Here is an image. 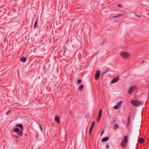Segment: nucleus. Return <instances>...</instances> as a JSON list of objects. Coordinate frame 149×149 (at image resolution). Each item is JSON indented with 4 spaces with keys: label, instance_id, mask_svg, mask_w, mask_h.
Segmentation results:
<instances>
[{
    "label": "nucleus",
    "instance_id": "3",
    "mask_svg": "<svg viewBox=\"0 0 149 149\" xmlns=\"http://www.w3.org/2000/svg\"><path fill=\"white\" fill-rule=\"evenodd\" d=\"M13 130L15 132L17 133V136L20 137L22 136L23 134V132L22 131L20 130L19 128H15L13 129Z\"/></svg>",
    "mask_w": 149,
    "mask_h": 149
},
{
    "label": "nucleus",
    "instance_id": "19",
    "mask_svg": "<svg viewBox=\"0 0 149 149\" xmlns=\"http://www.w3.org/2000/svg\"><path fill=\"white\" fill-rule=\"evenodd\" d=\"M95 125V123L94 121H93L92 122L90 127L93 128Z\"/></svg>",
    "mask_w": 149,
    "mask_h": 149
},
{
    "label": "nucleus",
    "instance_id": "31",
    "mask_svg": "<svg viewBox=\"0 0 149 149\" xmlns=\"http://www.w3.org/2000/svg\"><path fill=\"white\" fill-rule=\"evenodd\" d=\"M104 130H103V131L102 132H101V133L100 135H102L103 134V133H104Z\"/></svg>",
    "mask_w": 149,
    "mask_h": 149
},
{
    "label": "nucleus",
    "instance_id": "9",
    "mask_svg": "<svg viewBox=\"0 0 149 149\" xmlns=\"http://www.w3.org/2000/svg\"><path fill=\"white\" fill-rule=\"evenodd\" d=\"M16 127H19L22 131H23L24 129V127L23 125L21 124H18L16 125Z\"/></svg>",
    "mask_w": 149,
    "mask_h": 149
},
{
    "label": "nucleus",
    "instance_id": "5",
    "mask_svg": "<svg viewBox=\"0 0 149 149\" xmlns=\"http://www.w3.org/2000/svg\"><path fill=\"white\" fill-rule=\"evenodd\" d=\"M122 101H120L119 102L117 103L116 105L114 106V108L116 110L118 109L122 105Z\"/></svg>",
    "mask_w": 149,
    "mask_h": 149
},
{
    "label": "nucleus",
    "instance_id": "22",
    "mask_svg": "<svg viewBox=\"0 0 149 149\" xmlns=\"http://www.w3.org/2000/svg\"><path fill=\"white\" fill-rule=\"evenodd\" d=\"M118 126L117 124H116L114 125V128L115 129H118Z\"/></svg>",
    "mask_w": 149,
    "mask_h": 149
},
{
    "label": "nucleus",
    "instance_id": "21",
    "mask_svg": "<svg viewBox=\"0 0 149 149\" xmlns=\"http://www.w3.org/2000/svg\"><path fill=\"white\" fill-rule=\"evenodd\" d=\"M81 81L82 80L81 79H78L77 81V84L79 85L80 84Z\"/></svg>",
    "mask_w": 149,
    "mask_h": 149
},
{
    "label": "nucleus",
    "instance_id": "28",
    "mask_svg": "<svg viewBox=\"0 0 149 149\" xmlns=\"http://www.w3.org/2000/svg\"><path fill=\"white\" fill-rule=\"evenodd\" d=\"M106 148H107V149H109V145H108L107 144L106 145Z\"/></svg>",
    "mask_w": 149,
    "mask_h": 149
},
{
    "label": "nucleus",
    "instance_id": "7",
    "mask_svg": "<svg viewBox=\"0 0 149 149\" xmlns=\"http://www.w3.org/2000/svg\"><path fill=\"white\" fill-rule=\"evenodd\" d=\"M119 79V77L118 76H117L116 77L113 79L111 81V83H115L118 81Z\"/></svg>",
    "mask_w": 149,
    "mask_h": 149
},
{
    "label": "nucleus",
    "instance_id": "16",
    "mask_svg": "<svg viewBox=\"0 0 149 149\" xmlns=\"http://www.w3.org/2000/svg\"><path fill=\"white\" fill-rule=\"evenodd\" d=\"M130 116L128 117V121H127L128 124L126 125V127H128L129 125L130 124Z\"/></svg>",
    "mask_w": 149,
    "mask_h": 149
},
{
    "label": "nucleus",
    "instance_id": "32",
    "mask_svg": "<svg viewBox=\"0 0 149 149\" xmlns=\"http://www.w3.org/2000/svg\"><path fill=\"white\" fill-rule=\"evenodd\" d=\"M118 7H121L122 6V5H121V4H119L118 6Z\"/></svg>",
    "mask_w": 149,
    "mask_h": 149
},
{
    "label": "nucleus",
    "instance_id": "1",
    "mask_svg": "<svg viewBox=\"0 0 149 149\" xmlns=\"http://www.w3.org/2000/svg\"><path fill=\"white\" fill-rule=\"evenodd\" d=\"M128 142V136H125L122 140L121 143V146L123 147H125L127 145Z\"/></svg>",
    "mask_w": 149,
    "mask_h": 149
},
{
    "label": "nucleus",
    "instance_id": "11",
    "mask_svg": "<svg viewBox=\"0 0 149 149\" xmlns=\"http://www.w3.org/2000/svg\"><path fill=\"white\" fill-rule=\"evenodd\" d=\"M55 121L58 123H60V120L58 116H56L55 117Z\"/></svg>",
    "mask_w": 149,
    "mask_h": 149
},
{
    "label": "nucleus",
    "instance_id": "20",
    "mask_svg": "<svg viewBox=\"0 0 149 149\" xmlns=\"http://www.w3.org/2000/svg\"><path fill=\"white\" fill-rule=\"evenodd\" d=\"M13 136L15 139H19L20 137L16 135H13Z\"/></svg>",
    "mask_w": 149,
    "mask_h": 149
},
{
    "label": "nucleus",
    "instance_id": "6",
    "mask_svg": "<svg viewBox=\"0 0 149 149\" xmlns=\"http://www.w3.org/2000/svg\"><path fill=\"white\" fill-rule=\"evenodd\" d=\"M100 71L99 70H97L95 75V78L96 80H98L100 77Z\"/></svg>",
    "mask_w": 149,
    "mask_h": 149
},
{
    "label": "nucleus",
    "instance_id": "23",
    "mask_svg": "<svg viewBox=\"0 0 149 149\" xmlns=\"http://www.w3.org/2000/svg\"><path fill=\"white\" fill-rule=\"evenodd\" d=\"M93 128L90 127V130H89V134L90 135L91 134L92 132L93 131Z\"/></svg>",
    "mask_w": 149,
    "mask_h": 149
},
{
    "label": "nucleus",
    "instance_id": "27",
    "mask_svg": "<svg viewBox=\"0 0 149 149\" xmlns=\"http://www.w3.org/2000/svg\"><path fill=\"white\" fill-rule=\"evenodd\" d=\"M106 72L105 71V72H104L102 73V75L101 76H103V75H104V74H106L107 72Z\"/></svg>",
    "mask_w": 149,
    "mask_h": 149
},
{
    "label": "nucleus",
    "instance_id": "25",
    "mask_svg": "<svg viewBox=\"0 0 149 149\" xmlns=\"http://www.w3.org/2000/svg\"><path fill=\"white\" fill-rule=\"evenodd\" d=\"M105 41V40L103 41L102 43L101 44H100L101 45H102L104 44Z\"/></svg>",
    "mask_w": 149,
    "mask_h": 149
},
{
    "label": "nucleus",
    "instance_id": "2",
    "mask_svg": "<svg viewBox=\"0 0 149 149\" xmlns=\"http://www.w3.org/2000/svg\"><path fill=\"white\" fill-rule=\"evenodd\" d=\"M131 103L134 106L137 107L143 104V103L141 101L138 100H132L131 101Z\"/></svg>",
    "mask_w": 149,
    "mask_h": 149
},
{
    "label": "nucleus",
    "instance_id": "26",
    "mask_svg": "<svg viewBox=\"0 0 149 149\" xmlns=\"http://www.w3.org/2000/svg\"><path fill=\"white\" fill-rule=\"evenodd\" d=\"M116 123V121L115 120H113L111 122L112 124H113V123Z\"/></svg>",
    "mask_w": 149,
    "mask_h": 149
},
{
    "label": "nucleus",
    "instance_id": "14",
    "mask_svg": "<svg viewBox=\"0 0 149 149\" xmlns=\"http://www.w3.org/2000/svg\"><path fill=\"white\" fill-rule=\"evenodd\" d=\"M144 141H145L144 139L142 138H140L139 139L138 141L139 143L142 144L144 142Z\"/></svg>",
    "mask_w": 149,
    "mask_h": 149
},
{
    "label": "nucleus",
    "instance_id": "10",
    "mask_svg": "<svg viewBox=\"0 0 149 149\" xmlns=\"http://www.w3.org/2000/svg\"><path fill=\"white\" fill-rule=\"evenodd\" d=\"M123 15V13L120 14L116 15H115L113 16L112 18H119L121 16H122Z\"/></svg>",
    "mask_w": 149,
    "mask_h": 149
},
{
    "label": "nucleus",
    "instance_id": "18",
    "mask_svg": "<svg viewBox=\"0 0 149 149\" xmlns=\"http://www.w3.org/2000/svg\"><path fill=\"white\" fill-rule=\"evenodd\" d=\"M84 87V86L82 84L78 88V89L81 90L83 89Z\"/></svg>",
    "mask_w": 149,
    "mask_h": 149
},
{
    "label": "nucleus",
    "instance_id": "29",
    "mask_svg": "<svg viewBox=\"0 0 149 149\" xmlns=\"http://www.w3.org/2000/svg\"><path fill=\"white\" fill-rule=\"evenodd\" d=\"M109 71V70L108 69H106V70H105V71L106 72H107H107H108Z\"/></svg>",
    "mask_w": 149,
    "mask_h": 149
},
{
    "label": "nucleus",
    "instance_id": "13",
    "mask_svg": "<svg viewBox=\"0 0 149 149\" xmlns=\"http://www.w3.org/2000/svg\"><path fill=\"white\" fill-rule=\"evenodd\" d=\"M20 61L23 62H25L26 61V58L24 56L20 58Z\"/></svg>",
    "mask_w": 149,
    "mask_h": 149
},
{
    "label": "nucleus",
    "instance_id": "17",
    "mask_svg": "<svg viewBox=\"0 0 149 149\" xmlns=\"http://www.w3.org/2000/svg\"><path fill=\"white\" fill-rule=\"evenodd\" d=\"M38 24V21L37 19L36 21L34 24V28L36 29V26Z\"/></svg>",
    "mask_w": 149,
    "mask_h": 149
},
{
    "label": "nucleus",
    "instance_id": "12",
    "mask_svg": "<svg viewBox=\"0 0 149 149\" xmlns=\"http://www.w3.org/2000/svg\"><path fill=\"white\" fill-rule=\"evenodd\" d=\"M109 139V137L107 136L105 137L102 139V142H105L107 141Z\"/></svg>",
    "mask_w": 149,
    "mask_h": 149
},
{
    "label": "nucleus",
    "instance_id": "4",
    "mask_svg": "<svg viewBox=\"0 0 149 149\" xmlns=\"http://www.w3.org/2000/svg\"><path fill=\"white\" fill-rule=\"evenodd\" d=\"M120 55L122 57L126 58L129 56V54L126 52L122 51L120 53Z\"/></svg>",
    "mask_w": 149,
    "mask_h": 149
},
{
    "label": "nucleus",
    "instance_id": "8",
    "mask_svg": "<svg viewBox=\"0 0 149 149\" xmlns=\"http://www.w3.org/2000/svg\"><path fill=\"white\" fill-rule=\"evenodd\" d=\"M134 89V87H131L128 91V94L130 95L133 92Z\"/></svg>",
    "mask_w": 149,
    "mask_h": 149
},
{
    "label": "nucleus",
    "instance_id": "24",
    "mask_svg": "<svg viewBox=\"0 0 149 149\" xmlns=\"http://www.w3.org/2000/svg\"><path fill=\"white\" fill-rule=\"evenodd\" d=\"M39 127L40 129V130L41 131H42V126L41 125H39Z\"/></svg>",
    "mask_w": 149,
    "mask_h": 149
},
{
    "label": "nucleus",
    "instance_id": "33",
    "mask_svg": "<svg viewBox=\"0 0 149 149\" xmlns=\"http://www.w3.org/2000/svg\"><path fill=\"white\" fill-rule=\"evenodd\" d=\"M27 135V134H26V133L25 134V136H26Z\"/></svg>",
    "mask_w": 149,
    "mask_h": 149
},
{
    "label": "nucleus",
    "instance_id": "30",
    "mask_svg": "<svg viewBox=\"0 0 149 149\" xmlns=\"http://www.w3.org/2000/svg\"><path fill=\"white\" fill-rule=\"evenodd\" d=\"M99 113H102V109H100V111H99Z\"/></svg>",
    "mask_w": 149,
    "mask_h": 149
},
{
    "label": "nucleus",
    "instance_id": "34",
    "mask_svg": "<svg viewBox=\"0 0 149 149\" xmlns=\"http://www.w3.org/2000/svg\"><path fill=\"white\" fill-rule=\"evenodd\" d=\"M15 141H17V140H15Z\"/></svg>",
    "mask_w": 149,
    "mask_h": 149
},
{
    "label": "nucleus",
    "instance_id": "15",
    "mask_svg": "<svg viewBox=\"0 0 149 149\" xmlns=\"http://www.w3.org/2000/svg\"><path fill=\"white\" fill-rule=\"evenodd\" d=\"M102 113H99L98 115V117L97 120V121H99L100 120V118L101 117Z\"/></svg>",
    "mask_w": 149,
    "mask_h": 149
}]
</instances>
